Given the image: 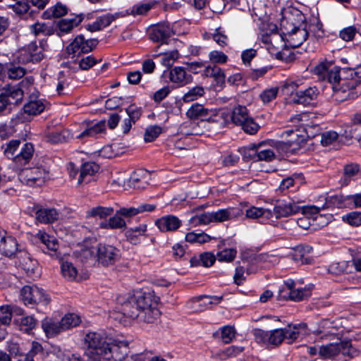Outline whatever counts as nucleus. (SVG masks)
<instances>
[{"instance_id":"f257e3e1","label":"nucleus","mask_w":361,"mask_h":361,"mask_svg":"<svg viewBox=\"0 0 361 361\" xmlns=\"http://www.w3.org/2000/svg\"><path fill=\"white\" fill-rule=\"evenodd\" d=\"M87 346L85 352L90 361H122L128 353V342L114 340L110 343L97 332H90L85 337Z\"/></svg>"},{"instance_id":"f03ea898","label":"nucleus","mask_w":361,"mask_h":361,"mask_svg":"<svg viewBox=\"0 0 361 361\" xmlns=\"http://www.w3.org/2000/svg\"><path fill=\"white\" fill-rule=\"evenodd\" d=\"M307 324H288L283 329H276L273 331H266L260 329H255L252 334L257 343H268L274 345H280L284 339L288 340V343H292L302 334V330L305 331Z\"/></svg>"},{"instance_id":"7ed1b4c3","label":"nucleus","mask_w":361,"mask_h":361,"mask_svg":"<svg viewBox=\"0 0 361 361\" xmlns=\"http://www.w3.org/2000/svg\"><path fill=\"white\" fill-rule=\"evenodd\" d=\"M121 311L123 315L133 319H137L145 305L150 301V293L136 292L126 298L119 299Z\"/></svg>"},{"instance_id":"20e7f679","label":"nucleus","mask_w":361,"mask_h":361,"mask_svg":"<svg viewBox=\"0 0 361 361\" xmlns=\"http://www.w3.org/2000/svg\"><path fill=\"white\" fill-rule=\"evenodd\" d=\"M341 87H334L333 94L335 100L338 102H342L346 100L350 97H353V93L351 91L360 84V79L355 78V73L353 68H344L341 70Z\"/></svg>"},{"instance_id":"39448f33","label":"nucleus","mask_w":361,"mask_h":361,"mask_svg":"<svg viewBox=\"0 0 361 361\" xmlns=\"http://www.w3.org/2000/svg\"><path fill=\"white\" fill-rule=\"evenodd\" d=\"M272 216L276 219L288 217L298 214L300 212L305 213L316 214L319 212V207L312 206L307 208H302L290 199L276 200L274 203Z\"/></svg>"},{"instance_id":"423d86ee","label":"nucleus","mask_w":361,"mask_h":361,"mask_svg":"<svg viewBox=\"0 0 361 361\" xmlns=\"http://www.w3.org/2000/svg\"><path fill=\"white\" fill-rule=\"evenodd\" d=\"M20 180L30 186H40L49 179V171L42 164L23 169L20 173Z\"/></svg>"},{"instance_id":"0eeeda50","label":"nucleus","mask_w":361,"mask_h":361,"mask_svg":"<svg viewBox=\"0 0 361 361\" xmlns=\"http://www.w3.org/2000/svg\"><path fill=\"white\" fill-rule=\"evenodd\" d=\"M341 69L336 66H333L331 61H323L316 66L314 68V73L317 75L319 78L326 80L331 84L332 89L334 87H341Z\"/></svg>"},{"instance_id":"6e6552de","label":"nucleus","mask_w":361,"mask_h":361,"mask_svg":"<svg viewBox=\"0 0 361 361\" xmlns=\"http://www.w3.org/2000/svg\"><path fill=\"white\" fill-rule=\"evenodd\" d=\"M352 345L349 340L341 341L339 343H331L326 345H321L319 350V355L324 359H331L339 353L344 356L352 357L351 352Z\"/></svg>"},{"instance_id":"1a4fd4ad","label":"nucleus","mask_w":361,"mask_h":361,"mask_svg":"<svg viewBox=\"0 0 361 361\" xmlns=\"http://www.w3.org/2000/svg\"><path fill=\"white\" fill-rule=\"evenodd\" d=\"M20 295L25 305L41 304L46 306L50 301L43 289L36 286H25L21 289Z\"/></svg>"},{"instance_id":"9d476101","label":"nucleus","mask_w":361,"mask_h":361,"mask_svg":"<svg viewBox=\"0 0 361 361\" xmlns=\"http://www.w3.org/2000/svg\"><path fill=\"white\" fill-rule=\"evenodd\" d=\"M120 258V250L106 244H99L97 249V260L104 267L114 264Z\"/></svg>"},{"instance_id":"9b49d317","label":"nucleus","mask_w":361,"mask_h":361,"mask_svg":"<svg viewBox=\"0 0 361 361\" xmlns=\"http://www.w3.org/2000/svg\"><path fill=\"white\" fill-rule=\"evenodd\" d=\"M157 305V300L150 293V301L144 305L137 319L145 323H156L161 316V312Z\"/></svg>"},{"instance_id":"f8f14e48","label":"nucleus","mask_w":361,"mask_h":361,"mask_svg":"<svg viewBox=\"0 0 361 361\" xmlns=\"http://www.w3.org/2000/svg\"><path fill=\"white\" fill-rule=\"evenodd\" d=\"M186 116L190 119H201L208 122H217L212 117L216 116V109L204 108L202 104L195 103L186 111Z\"/></svg>"},{"instance_id":"ddd939ff","label":"nucleus","mask_w":361,"mask_h":361,"mask_svg":"<svg viewBox=\"0 0 361 361\" xmlns=\"http://www.w3.org/2000/svg\"><path fill=\"white\" fill-rule=\"evenodd\" d=\"M289 25L293 27L291 28H288L284 26V29L289 36L290 44L293 47H298L307 39L309 35V31H311L312 26L310 25L309 30H307L306 25L304 26H302V25L300 26H295L291 22Z\"/></svg>"},{"instance_id":"4468645a","label":"nucleus","mask_w":361,"mask_h":361,"mask_svg":"<svg viewBox=\"0 0 361 361\" xmlns=\"http://www.w3.org/2000/svg\"><path fill=\"white\" fill-rule=\"evenodd\" d=\"M24 92L18 85H5L0 87V98H3L8 104L17 105L23 100Z\"/></svg>"},{"instance_id":"2eb2a0df","label":"nucleus","mask_w":361,"mask_h":361,"mask_svg":"<svg viewBox=\"0 0 361 361\" xmlns=\"http://www.w3.org/2000/svg\"><path fill=\"white\" fill-rule=\"evenodd\" d=\"M35 152L34 146L30 142L21 144L18 152L12 159L16 167L18 169L27 165L33 157Z\"/></svg>"},{"instance_id":"dca6fc26","label":"nucleus","mask_w":361,"mask_h":361,"mask_svg":"<svg viewBox=\"0 0 361 361\" xmlns=\"http://www.w3.org/2000/svg\"><path fill=\"white\" fill-rule=\"evenodd\" d=\"M173 34L169 23H159L153 26L149 32V39L154 42L166 44L167 40Z\"/></svg>"},{"instance_id":"f3484780","label":"nucleus","mask_w":361,"mask_h":361,"mask_svg":"<svg viewBox=\"0 0 361 361\" xmlns=\"http://www.w3.org/2000/svg\"><path fill=\"white\" fill-rule=\"evenodd\" d=\"M85 129L78 135V139H84L86 137H95L97 135L104 133L106 130L105 121H100L97 123L93 121H87L82 124Z\"/></svg>"},{"instance_id":"a211bd4d","label":"nucleus","mask_w":361,"mask_h":361,"mask_svg":"<svg viewBox=\"0 0 361 361\" xmlns=\"http://www.w3.org/2000/svg\"><path fill=\"white\" fill-rule=\"evenodd\" d=\"M34 209L35 211V219L39 223L51 224L59 219V214L54 208L36 206Z\"/></svg>"},{"instance_id":"6ab92c4d","label":"nucleus","mask_w":361,"mask_h":361,"mask_svg":"<svg viewBox=\"0 0 361 361\" xmlns=\"http://www.w3.org/2000/svg\"><path fill=\"white\" fill-rule=\"evenodd\" d=\"M263 145L252 144L249 146V149L252 152V154H250L249 156L254 161H271L276 159V154L274 149H260Z\"/></svg>"},{"instance_id":"aec40b11","label":"nucleus","mask_w":361,"mask_h":361,"mask_svg":"<svg viewBox=\"0 0 361 361\" xmlns=\"http://www.w3.org/2000/svg\"><path fill=\"white\" fill-rule=\"evenodd\" d=\"M319 91L316 87H310L305 90H298L295 93L292 100L293 103L309 105L316 100Z\"/></svg>"},{"instance_id":"412c9836","label":"nucleus","mask_w":361,"mask_h":361,"mask_svg":"<svg viewBox=\"0 0 361 361\" xmlns=\"http://www.w3.org/2000/svg\"><path fill=\"white\" fill-rule=\"evenodd\" d=\"M18 258L19 267L24 270L28 276H32L37 268V262L32 258L31 255L26 251H18Z\"/></svg>"},{"instance_id":"4be33fe9","label":"nucleus","mask_w":361,"mask_h":361,"mask_svg":"<svg viewBox=\"0 0 361 361\" xmlns=\"http://www.w3.org/2000/svg\"><path fill=\"white\" fill-rule=\"evenodd\" d=\"M192 76L186 73L185 68L183 67L176 66L173 68L169 73V80L178 84V86H185L192 81Z\"/></svg>"},{"instance_id":"5701e85b","label":"nucleus","mask_w":361,"mask_h":361,"mask_svg":"<svg viewBox=\"0 0 361 361\" xmlns=\"http://www.w3.org/2000/svg\"><path fill=\"white\" fill-rule=\"evenodd\" d=\"M156 225L162 232L176 231L181 225V221L173 215H166L156 221Z\"/></svg>"},{"instance_id":"b1692460","label":"nucleus","mask_w":361,"mask_h":361,"mask_svg":"<svg viewBox=\"0 0 361 361\" xmlns=\"http://www.w3.org/2000/svg\"><path fill=\"white\" fill-rule=\"evenodd\" d=\"M99 166L95 162H86L83 164L80 169L78 183H88L93 180L94 175L99 171Z\"/></svg>"},{"instance_id":"393cba45","label":"nucleus","mask_w":361,"mask_h":361,"mask_svg":"<svg viewBox=\"0 0 361 361\" xmlns=\"http://www.w3.org/2000/svg\"><path fill=\"white\" fill-rule=\"evenodd\" d=\"M44 47L40 43L38 46L36 42H32L30 43L25 49V54H26V59L23 61L27 62L37 63L39 62L44 58Z\"/></svg>"},{"instance_id":"a878e982","label":"nucleus","mask_w":361,"mask_h":361,"mask_svg":"<svg viewBox=\"0 0 361 361\" xmlns=\"http://www.w3.org/2000/svg\"><path fill=\"white\" fill-rule=\"evenodd\" d=\"M243 214L239 208L228 207L212 212L213 222H224L235 219Z\"/></svg>"},{"instance_id":"bb28decb","label":"nucleus","mask_w":361,"mask_h":361,"mask_svg":"<svg viewBox=\"0 0 361 361\" xmlns=\"http://www.w3.org/2000/svg\"><path fill=\"white\" fill-rule=\"evenodd\" d=\"M18 243L12 236L0 235V252L2 255L11 257L18 252Z\"/></svg>"},{"instance_id":"cd10ccee","label":"nucleus","mask_w":361,"mask_h":361,"mask_svg":"<svg viewBox=\"0 0 361 361\" xmlns=\"http://www.w3.org/2000/svg\"><path fill=\"white\" fill-rule=\"evenodd\" d=\"M83 20V16L82 14L76 16L73 18H64L59 20L58 23L59 36H62L64 34L70 33L75 27H77Z\"/></svg>"},{"instance_id":"c85d7f7f","label":"nucleus","mask_w":361,"mask_h":361,"mask_svg":"<svg viewBox=\"0 0 361 361\" xmlns=\"http://www.w3.org/2000/svg\"><path fill=\"white\" fill-rule=\"evenodd\" d=\"M293 140L277 141L274 140H264L259 142V145H268L274 149L279 154H287L292 152V146L294 144Z\"/></svg>"},{"instance_id":"c756f323","label":"nucleus","mask_w":361,"mask_h":361,"mask_svg":"<svg viewBox=\"0 0 361 361\" xmlns=\"http://www.w3.org/2000/svg\"><path fill=\"white\" fill-rule=\"evenodd\" d=\"M100 228L104 229H124L126 228V222L117 210L107 221L100 224Z\"/></svg>"},{"instance_id":"7c9ffc66","label":"nucleus","mask_w":361,"mask_h":361,"mask_svg":"<svg viewBox=\"0 0 361 361\" xmlns=\"http://www.w3.org/2000/svg\"><path fill=\"white\" fill-rule=\"evenodd\" d=\"M349 200V195L345 196L342 194L327 196L326 197L325 207L337 208L348 207L350 206Z\"/></svg>"},{"instance_id":"2f4dec72","label":"nucleus","mask_w":361,"mask_h":361,"mask_svg":"<svg viewBox=\"0 0 361 361\" xmlns=\"http://www.w3.org/2000/svg\"><path fill=\"white\" fill-rule=\"evenodd\" d=\"M312 247L310 245H299L294 250L292 258L294 261L300 262L302 264H310L312 259L306 257V255L311 252Z\"/></svg>"},{"instance_id":"473e14b6","label":"nucleus","mask_w":361,"mask_h":361,"mask_svg":"<svg viewBox=\"0 0 361 361\" xmlns=\"http://www.w3.org/2000/svg\"><path fill=\"white\" fill-rule=\"evenodd\" d=\"M68 13V8L61 2L56 3L54 6L49 8L42 13L44 19L61 18Z\"/></svg>"},{"instance_id":"72a5a7b5","label":"nucleus","mask_w":361,"mask_h":361,"mask_svg":"<svg viewBox=\"0 0 361 361\" xmlns=\"http://www.w3.org/2000/svg\"><path fill=\"white\" fill-rule=\"evenodd\" d=\"M37 236L40 241L46 246V248L53 252L50 254L51 255L56 257L60 255L57 252L59 247V242L54 236H51L45 233H39Z\"/></svg>"},{"instance_id":"f704fd0d","label":"nucleus","mask_w":361,"mask_h":361,"mask_svg":"<svg viewBox=\"0 0 361 361\" xmlns=\"http://www.w3.org/2000/svg\"><path fill=\"white\" fill-rule=\"evenodd\" d=\"M13 10L18 15H27L30 18H34L38 13L36 9L30 7V1H27L26 0L17 1L13 6Z\"/></svg>"},{"instance_id":"c9c22d12","label":"nucleus","mask_w":361,"mask_h":361,"mask_svg":"<svg viewBox=\"0 0 361 361\" xmlns=\"http://www.w3.org/2000/svg\"><path fill=\"white\" fill-rule=\"evenodd\" d=\"M114 209L111 207L97 206L91 208L87 212V218L106 219L114 214Z\"/></svg>"},{"instance_id":"e433bc0d","label":"nucleus","mask_w":361,"mask_h":361,"mask_svg":"<svg viewBox=\"0 0 361 361\" xmlns=\"http://www.w3.org/2000/svg\"><path fill=\"white\" fill-rule=\"evenodd\" d=\"M42 327L49 337H54L64 331L61 325V322L52 320L43 321Z\"/></svg>"},{"instance_id":"4c0bfd02","label":"nucleus","mask_w":361,"mask_h":361,"mask_svg":"<svg viewBox=\"0 0 361 361\" xmlns=\"http://www.w3.org/2000/svg\"><path fill=\"white\" fill-rule=\"evenodd\" d=\"M310 295L309 290L306 289H293L288 291L286 294L279 293V299L290 300L293 301H300Z\"/></svg>"},{"instance_id":"58836bf2","label":"nucleus","mask_w":361,"mask_h":361,"mask_svg":"<svg viewBox=\"0 0 361 361\" xmlns=\"http://www.w3.org/2000/svg\"><path fill=\"white\" fill-rule=\"evenodd\" d=\"M5 73L11 80H18L26 74V69L18 64L9 63L5 67Z\"/></svg>"},{"instance_id":"ea45409f","label":"nucleus","mask_w":361,"mask_h":361,"mask_svg":"<svg viewBox=\"0 0 361 361\" xmlns=\"http://www.w3.org/2000/svg\"><path fill=\"white\" fill-rule=\"evenodd\" d=\"M63 276L68 281H78V270L71 262H63L61 265Z\"/></svg>"},{"instance_id":"a19ab883","label":"nucleus","mask_w":361,"mask_h":361,"mask_svg":"<svg viewBox=\"0 0 361 361\" xmlns=\"http://www.w3.org/2000/svg\"><path fill=\"white\" fill-rule=\"evenodd\" d=\"M204 75L207 77L214 78L217 84H224L225 82L226 75L223 70L216 66H207L204 69Z\"/></svg>"},{"instance_id":"79ce46f5","label":"nucleus","mask_w":361,"mask_h":361,"mask_svg":"<svg viewBox=\"0 0 361 361\" xmlns=\"http://www.w3.org/2000/svg\"><path fill=\"white\" fill-rule=\"evenodd\" d=\"M20 140H11L8 142L2 145L1 149L4 151V155L10 159H13L16 154L18 152V149L21 145Z\"/></svg>"},{"instance_id":"37998d69","label":"nucleus","mask_w":361,"mask_h":361,"mask_svg":"<svg viewBox=\"0 0 361 361\" xmlns=\"http://www.w3.org/2000/svg\"><path fill=\"white\" fill-rule=\"evenodd\" d=\"M245 215L247 218L252 219L259 217L269 219L272 216V212L269 209L252 207L246 210Z\"/></svg>"},{"instance_id":"c03bdc74","label":"nucleus","mask_w":361,"mask_h":361,"mask_svg":"<svg viewBox=\"0 0 361 361\" xmlns=\"http://www.w3.org/2000/svg\"><path fill=\"white\" fill-rule=\"evenodd\" d=\"M248 118L245 106H238L233 110L231 120L235 124L241 126Z\"/></svg>"},{"instance_id":"a18cd8bd","label":"nucleus","mask_w":361,"mask_h":361,"mask_svg":"<svg viewBox=\"0 0 361 361\" xmlns=\"http://www.w3.org/2000/svg\"><path fill=\"white\" fill-rule=\"evenodd\" d=\"M45 108L44 102H26L23 106L24 112L28 116H36L42 113Z\"/></svg>"},{"instance_id":"49530a36","label":"nucleus","mask_w":361,"mask_h":361,"mask_svg":"<svg viewBox=\"0 0 361 361\" xmlns=\"http://www.w3.org/2000/svg\"><path fill=\"white\" fill-rule=\"evenodd\" d=\"M204 89L202 86H196L189 90L183 97L185 103L193 102L204 94Z\"/></svg>"},{"instance_id":"de8ad7c7","label":"nucleus","mask_w":361,"mask_h":361,"mask_svg":"<svg viewBox=\"0 0 361 361\" xmlns=\"http://www.w3.org/2000/svg\"><path fill=\"white\" fill-rule=\"evenodd\" d=\"M61 325L64 331L75 327L80 323V318L75 314H67L61 319Z\"/></svg>"},{"instance_id":"09e8293b","label":"nucleus","mask_w":361,"mask_h":361,"mask_svg":"<svg viewBox=\"0 0 361 361\" xmlns=\"http://www.w3.org/2000/svg\"><path fill=\"white\" fill-rule=\"evenodd\" d=\"M163 131L161 126L152 125L145 129L144 140L146 142L154 141Z\"/></svg>"},{"instance_id":"8fccbe9b","label":"nucleus","mask_w":361,"mask_h":361,"mask_svg":"<svg viewBox=\"0 0 361 361\" xmlns=\"http://www.w3.org/2000/svg\"><path fill=\"white\" fill-rule=\"evenodd\" d=\"M82 43L83 35H77L73 39V41L66 47L67 52L70 54H81Z\"/></svg>"},{"instance_id":"3c124183","label":"nucleus","mask_w":361,"mask_h":361,"mask_svg":"<svg viewBox=\"0 0 361 361\" xmlns=\"http://www.w3.org/2000/svg\"><path fill=\"white\" fill-rule=\"evenodd\" d=\"M211 222H213L212 212H205L200 215H195L190 220V223L195 226L208 224Z\"/></svg>"},{"instance_id":"603ef678","label":"nucleus","mask_w":361,"mask_h":361,"mask_svg":"<svg viewBox=\"0 0 361 361\" xmlns=\"http://www.w3.org/2000/svg\"><path fill=\"white\" fill-rule=\"evenodd\" d=\"M303 214V216L300 217L298 219L297 224L298 225L302 228L303 229H308L310 226V219L312 218V220H317L319 217H322V215H319V212L316 214H311V213H305L304 214L302 212H301Z\"/></svg>"},{"instance_id":"864d4df0","label":"nucleus","mask_w":361,"mask_h":361,"mask_svg":"<svg viewBox=\"0 0 361 361\" xmlns=\"http://www.w3.org/2000/svg\"><path fill=\"white\" fill-rule=\"evenodd\" d=\"M66 355L60 349L54 348L47 351L43 357V361H64Z\"/></svg>"},{"instance_id":"5fc2aeb1","label":"nucleus","mask_w":361,"mask_h":361,"mask_svg":"<svg viewBox=\"0 0 361 361\" xmlns=\"http://www.w3.org/2000/svg\"><path fill=\"white\" fill-rule=\"evenodd\" d=\"M126 112L128 116V118L130 119L133 123H135L141 117L142 109L135 104H131L126 109Z\"/></svg>"},{"instance_id":"6e6d98bb","label":"nucleus","mask_w":361,"mask_h":361,"mask_svg":"<svg viewBox=\"0 0 361 361\" xmlns=\"http://www.w3.org/2000/svg\"><path fill=\"white\" fill-rule=\"evenodd\" d=\"M359 166L356 164H348L344 166L343 174L345 184H348L351 178L355 176L359 171Z\"/></svg>"},{"instance_id":"4d7b16f0","label":"nucleus","mask_w":361,"mask_h":361,"mask_svg":"<svg viewBox=\"0 0 361 361\" xmlns=\"http://www.w3.org/2000/svg\"><path fill=\"white\" fill-rule=\"evenodd\" d=\"M237 254L235 249H224L217 252V259L220 262H230L234 259Z\"/></svg>"},{"instance_id":"13d9d810","label":"nucleus","mask_w":361,"mask_h":361,"mask_svg":"<svg viewBox=\"0 0 361 361\" xmlns=\"http://www.w3.org/2000/svg\"><path fill=\"white\" fill-rule=\"evenodd\" d=\"M12 319V309L10 305H2L0 307V324L8 325Z\"/></svg>"},{"instance_id":"bf43d9fd","label":"nucleus","mask_w":361,"mask_h":361,"mask_svg":"<svg viewBox=\"0 0 361 361\" xmlns=\"http://www.w3.org/2000/svg\"><path fill=\"white\" fill-rule=\"evenodd\" d=\"M147 230V225L143 224L140 226H136L135 228H131L128 229L126 235L127 238L130 240L132 242L134 241L135 238H137L138 236L142 235L145 234Z\"/></svg>"},{"instance_id":"052dcab7","label":"nucleus","mask_w":361,"mask_h":361,"mask_svg":"<svg viewBox=\"0 0 361 361\" xmlns=\"http://www.w3.org/2000/svg\"><path fill=\"white\" fill-rule=\"evenodd\" d=\"M118 16V13H107L98 17L96 20L98 23L99 26L101 27V30H102L103 28L109 26L113 21L117 19Z\"/></svg>"},{"instance_id":"680f3d73","label":"nucleus","mask_w":361,"mask_h":361,"mask_svg":"<svg viewBox=\"0 0 361 361\" xmlns=\"http://www.w3.org/2000/svg\"><path fill=\"white\" fill-rule=\"evenodd\" d=\"M279 92L278 87H271L264 90L259 95L260 99L264 104L269 103L276 99Z\"/></svg>"},{"instance_id":"e2e57ef3","label":"nucleus","mask_w":361,"mask_h":361,"mask_svg":"<svg viewBox=\"0 0 361 361\" xmlns=\"http://www.w3.org/2000/svg\"><path fill=\"white\" fill-rule=\"evenodd\" d=\"M235 336V330L233 326H225L221 329V339L224 343H229Z\"/></svg>"},{"instance_id":"0e129e2a","label":"nucleus","mask_w":361,"mask_h":361,"mask_svg":"<svg viewBox=\"0 0 361 361\" xmlns=\"http://www.w3.org/2000/svg\"><path fill=\"white\" fill-rule=\"evenodd\" d=\"M240 126L246 133L250 135L257 133L259 128V126L250 117L248 118Z\"/></svg>"},{"instance_id":"69168bd1","label":"nucleus","mask_w":361,"mask_h":361,"mask_svg":"<svg viewBox=\"0 0 361 361\" xmlns=\"http://www.w3.org/2000/svg\"><path fill=\"white\" fill-rule=\"evenodd\" d=\"M154 6V3H145L135 5L133 6L131 10V14L133 16L136 15H145Z\"/></svg>"},{"instance_id":"338daca9","label":"nucleus","mask_w":361,"mask_h":361,"mask_svg":"<svg viewBox=\"0 0 361 361\" xmlns=\"http://www.w3.org/2000/svg\"><path fill=\"white\" fill-rule=\"evenodd\" d=\"M343 219L353 226L361 225V212H352L343 216Z\"/></svg>"},{"instance_id":"774afa93","label":"nucleus","mask_w":361,"mask_h":361,"mask_svg":"<svg viewBox=\"0 0 361 361\" xmlns=\"http://www.w3.org/2000/svg\"><path fill=\"white\" fill-rule=\"evenodd\" d=\"M338 135L336 131H326L322 134L321 143L324 146L332 144L338 139Z\"/></svg>"}]
</instances>
